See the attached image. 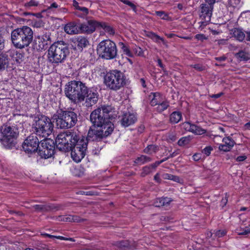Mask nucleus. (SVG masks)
Instances as JSON below:
<instances>
[{
	"mask_svg": "<svg viewBox=\"0 0 250 250\" xmlns=\"http://www.w3.org/2000/svg\"><path fill=\"white\" fill-rule=\"evenodd\" d=\"M171 202V200L169 198H160L156 199L154 205L156 207L167 206Z\"/></svg>",
	"mask_w": 250,
	"mask_h": 250,
	"instance_id": "nucleus-26",
	"label": "nucleus"
},
{
	"mask_svg": "<svg viewBox=\"0 0 250 250\" xmlns=\"http://www.w3.org/2000/svg\"><path fill=\"white\" fill-rule=\"evenodd\" d=\"M157 37H155L153 39V41L156 42H158L160 40L163 43L164 45H166V42L164 40V39L161 38L160 36H158L156 34Z\"/></svg>",
	"mask_w": 250,
	"mask_h": 250,
	"instance_id": "nucleus-52",
	"label": "nucleus"
},
{
	"mask_svg": "<svg viewBox=\"0 0 250 250\" xmlns=\"http://www.w3.org/2000/svg\"><path fill=\"white\" fill-rule=\"evenodd\" d=\"M161 163H162V161H156L154 164H153L149 166L151 167V169L152 168L155 169L156 167H157Z\"/></svg>",
	"mask_w": 250,
	"mask_h": 250,
	"instance_id": "nucleus-60",
	"label": "nucleus"
},
{
	"mask_svg": "<svg viewBox=\"0 0 250 250\" xmlns=\"http://www.w3.org/2000/svg\"><path fill=\"white\" fill-rule=\"evenodd\" d=\"M177 139L176 134L175 132H169L167 134V140L169 142H174Z\"/></svg>",
	"mask_w": 250,
	"mask_h": 250,
	"instance_id": "nucleus-47",
	"label": "nucleus"
},
{
	"mask_svg": "<svg viewBox=\"0 0 250 250\" xmlns=\"http://www.w3.org/2000/svg\"><path fill=\"white\" fill-rule=\"evenodd\" d=\"M233 36L240 42L243 41L245 37V35L242 30L238 28H234L232 30Z\"/></svg>",
	"mask_w": 250,
	"mask_h": 250,
	"instance_id": "nucleus-31",
	"label": "nucleus"
},
{
	"mask_svg": "<svg viewBox=\"0 0 250 250\" xmlns=\"http://www.w3.org/2000/svg\"><path fill=\"white\" fill-rule=\"evenodd\" d=\"M100 22L94 20H89L87 23H82L80 24V28L82 33H86L88 34L93 32L96 28L99 27Z\"/></svg>",
	"mask_w": 250,
	"mask_h": 250,
	"instance_id": "nucleus-16",
	"label": "nucleus"
},
{
	"mask_svg": "<svg viewBox=\"0 0 250 250\" xmlns=\"http://www.w3.org/2000/svg\"><path fill=\"white\" fill-rule=\"evenodd\" d=\"M56 124L60 128H69L73 126L77 122V115L73 111H63L58 113Z\"/></svg>",
	"mask_w": 250,
	"mask_h": 250,
	"instance_id": "nucleus-9",
	"label": "nucleus"
},
{
	"mask_svg": "<svg viewBox=\"0 0 250 250\" xmlns=\"http://www.w3.org/2000/svg\"><path fill=\"white\" fill-rule=\"evenodd\" d=\"M104 83L110 89L115 91L119 90L125 84L123 73L117 70L106 74L104 77Z\"/></svg>",
	"mask_w": 250,
	"mask_h": 250,
	"instance_id": "nucleus-5",
	"label": "nucleus"
},
{
	"mask_svg": "<svg viewBox=\"0 0 250 250\" xmlns=\"http://www.w3.org/2000/svg\"><path fill=\"white\" fill-rule=\"evenodd\" d=\"M90 119V121L95 126L102 125V123L108 120L103 115L101 109L99 107L91 112Z\"/></svg>",
	"mask_w": 250,
	"mask_h": 250,
	"instance_id": "nucleus-13",
	"label": "nucleus"
},
{
	"mask_svg": "<svg viewBox=\"0 0 250 250\" xmlns=\"http://www.w3.org/2000/svg\"><path fill=\"white\" fill-rule=\"evenodd\" d=\"M227 58L225 56H221L219 57H216L215 59L220 62L225 61L226 60Z\"/></svg>",
	"mask_w": 250,
	"mask_h": 250,
	"instance_id": "nucleus-63",
	"label": "nucleus"
},
{
	"mask_svg": "<svg viewBox=\"0 0 250 250\" xmlns=\"http://www.w3.org/2000/svg\"><path fill=\"white\" fill-rule=\"evenodd\" d=\"M97 127L100 131L104 138L106 137L111 134L114 129V125L110 120H107L106 122L96 125Z\"/></svg>",
	"mask_w": 250,
	"mask_h": 250,
	"instance_id": "nucleus-15",
	"label": "nucleus"
},
{
	"mask_svg": "<svg viewBox=\"0 0 250 250\" xmlns=\"http://www.w3.org/2000/svg\"><path fill=\"white\" fill-rule=\"evenodd\" d=\"M226 231L225 230H214L213 233H210V236L214 237H217L218 238L222 237L224 236H225L226 234Z\"/></svg>",
	"mask_w": 250,
	"mask_h": 250,
	"instance_id": "nucleus-40",
	"label": "nucleus"
},
{
	"mask_svg": "<svg viewBox=\"0 0 250 250\" xmlns=\"http://www.w3.org/2000/svg\"><path fill=\"white\" fill-rule=\"evenodd\" d=\"M50 144V147L48 149H43L41 150V155H43L45 159L51 157L54 154V142L52 140L43 139L42 144L47 145Z\"/></svg>",
	"mask_w": 250,
	"mask_h": 250,
	"instance_id": "nucleus-19",
	"label": "nucleus"
},
{
	"mask_svg": "<svg viewBox=\"0 0 250 250\" xmlns=\"http://www.w3.org/2000/svg\"><path fill=\"white\" fill-rule=\"evenodd\" d=\"M88 13V9L85 7H80V8L75 13L77 16L84 18Z\"/></svg>",
	"mask_w": 250,
	"mask_h": 250,
	"instance_id": "nucleus-35",
	"label": "nucleus"
},
{
	"mask_svg": "<svg viewBox=\"0 0 250 250\" xmlns=\"http://www.w3.org/2000/svg\"><path fill=\"white\" fill-rule=\"evenodd\" d=\"M146 36L152 40H153L155 37H157L156 34L155 33L149 31L146 32Z\"/></svg>",
	"mask_w": 250,
	"mask_h": 250,
	"instance_id": "nucleus-54",
	"label": "nucleus"
},
{
	"mask_svg": "<svg viewBox=\"0 0 250 250\" xmlns=\"http://www.w3.org/2000/svg\"><path fill=\"white\" fill-rule=\"evenodd\" d=\"M99 108L101 109L102 114L105 118L109 120L115 119L118 115V111L111 105H103Z\"/></svg>",
	"mask_w": 250,
	"mask_h": 250,
	"instance_id": "nucleus-14",
	"label": "nucleus"
},
{
	"mask_svg": "<svg viewBox=\"0 0 250 250\" xmlns=\"http://www.w3.org/2000/svg\"><path fill=\"white\" fill-rule=\"evenodd\" d=\"M64 30L67 34L69 35L82 33L80 25H77L75 22H70L65 24Z\"/></svg>",
	"mask_w": 250,
	"mask_h": 250,
	"instance_id": "nucleus-22",
	"label": "nucleus"
},
{
	"mask_svg": "<svg viewBox=\"0 0 250 250\" xmlns=\"http://www.w3.org/2000/svg\"><path fill=\"white\" fill-rule=\"evenodd\" d=\"M39 146V139L35 135L32 134L29 136L24 141L22 145V147L26 152L31 153L37 150Z\"/></svg>",
	"mask_w": 250,
	"mask_h": 250,
	"instance_id": "nucleus-11",
	"label": "nucleus"
},
{
	"mask_svg": "<svg viewBox=\"0 0 250 250\" xmlns=\"http://www.w3.org/2000/svg\"><path fill=\"white\" fill-rule=\"evenodd\" d=\"M137 121V117L134 113L129 112L124 114L121 119L122 126L127 127L134 124Z\"/></svg>",
	"mask_w": 250,
	"mask_h": 250,
	"instance_id": "nucleus-20",
	"label": "nucleus"
},
{
	"mask_svg": "<svg viewBox=\"0 0 250 250\" xmlns=\"http://www.w3.org/2000/svg\"><path fill=\"white\" fill-rule=\"evenodd\" d=\"M193 159L195 161H199L201 158V155L200 153H195L192 156Z\"/></svg>",
	"mask_w": 250,
	"mask_h": 250,
	"instance_id": "nucleus-57",
	"label": "nucleus"
},
{
	"mask_svg": "<svg viewBox=\"0 0 250 250\" xmlns=\"http://www.w3.org/2000/svg\"><path fill=\"white\" fill-rule=\"evenodd\" d=\"M73 5L75 7V8L77 10L81 7L79 5V3L76 0H74L73 1Z\"/></svg>",
	"mask_w": 250,
	"mask_h": 250,
	"instance_id": "nucleus-64",
	"label": "nucleus"
},
{
	"mask_svg": "<svg viewBox=\"0 0 250 250\" xmlns=\"http://www.w3.org/2000/svg\"><path fill=\"white\" fill-rule=\"evenodd\" d=\"M97 51L101 58L106 60L113 59L117 55L116 45L110 40L101 41L97 46Z\"/></svg>",
	"mask_w": 250,
	"mask_h": 250,
	"instance_id": "nucleus-6",
	"label": "nucleus"
},
{
	"mask_svg": "<svg viewBox=\"0 0 250 250\" xmlns=\"http://www.w3.org/2000/svg\"><path fill=\"white\" fill-rule=\"evenodd\" d=\"M159 150L158 146L154 145L148 146L144 150V152L148 154H152Z\"/></svg>",
	"mask_w": 250,
	"mask_h": 250,
	"instance_id": "nucleus-36",
	"label": "nucleus"
},
{
	"mask_svg": "<svg viewBox=\"0 0 250 250\" xmlns=\"http://www.w3.org/2000/svg\"><path fill=\"white\" fill-rule=\"evenodd\" d=\"M121 46V49L123 51L125 54L127 55L128 57H133V54L130 51L128 46L125 45L124 43L121 42L120 43Z\"/></svg>",
	"mask_w": 250,
	"mask_h": 250,
	"instance_id": "nucleus-41",
	"label": "nucleus"
},
{
	"mask_svg": "<svg viewBox=\"0 0 250 250\" xmlns=\"http://www.w3.org/2000/svg\"><path fill=\"white\" fill-rule=\"evenodd\" d=\"M247 159V156L245 155L240 156L236 158V160L237 162H242Z\"/></svg>",
	"mask_w": 250,
	"mask_h": 250,
	"instance_id": "nucleus-61",
	"label": "nucleus"
},
{
	"mask_svg": "<svg viewBox=\"0 0 250 250\" xmlns=\"http://www.w3.org/2000/svg\"><path fill=\"white\" fill-rule=\"evenodd\" d=\"M213 6L208 5L207 3H203L200 5V17L203 20L210 21L212 16Z\"/></svg>",
	"mask_w": 250,
	"mask_h": 250,
	"instance_id": "nucleus-18",
	"label": "nucleus"
},
{
	"mask_svg": "<svg viewBox=\"0 0 250 250\" xmlns=\"http://www.w3.org/2000/svg\"><path fill=\"white\" fill-rule=\"evenodd\" d=\"M71 41L72 42V45L74 48L81 51L89 44V42L86 38L83 36L73 38Z\"/></svg>",
	"mask_w": 250,
	"mask_h": 250,
	"instance_id": "nucleus-17",
	"label": "nucleus"
},
{
	"mask_svg": "<svg viewBox=\"0 0 250 250\" xmlns=\"http://www.w3.org/2000/svg\"><path fill=\"white\" fill-rule=\"evenodd\" d=\"M87 147L86 140L84 138L80 139L78 137L72 148L69 149L71 150V156L72 159L76 163L81 162L85 155Z\"/></svg>",
	"mask_w": 250,
	"mask_h": 250,
	"instance_id": "nucleus-10",
	"label": "nucleus"
},
{
	"mask_svg": "<svg viewBox=\"0 0 250 250\" xmlns=\"http://www.w3.org/2000/svg\"><path fill=\"white\" fill-rule=\"evenodd\" d=\"M121 2L124 3L125 4H126L130 6L133 11H136V6L132 2L129 1V0H120Z\"/></svg>",
	"mask_w": 250,
	"mask_h": 250,
	"instance_id": "nucleus-48",
	"label": "nucleus"
},
{
	"mask_svg": "<svg viewBox=\"0 0 250 250\" xmlns=\"http://www.w3.org/2000/svg\"><path fill=\"white\" fill-rule=\"evenodd\" d=\"M32 126L36 135L44 138L52 133L54 128V125L50 119L42 115L34 117Z\"/></svg>",
	"mask_w": 250,
	"mask_h": 250,
	"instance_id": "nucleus-2",
	"label": "nucleus"
},
{
	"mask_svg": "<svg viewBox=\"0 0 250 250\" xmlns=\"http://www.w3.org/2000/svg\"><path fill=\"white\" fill-rule=\"evenodd\" d=\"M79 136L70 131L60 133L55 140L56 146L60 150H69Z\"/></svg>",
	"mask_w": 250,
	"mask_h": 250,
	"instance_id": "nucleus-8",
	"label": "nucleus"
},
{
	"mask_svg": "<svg viewBox=\"0 0 250 250\" xmlns=\"http://www.w3.org/2000/svg\"><path fill=\"white\" fill-rule=\"evenodd\" d=\"M69 53L68 46L63 42H55L48 50V60L51 63H59L65 59Z\"/></svg>",
	"mask_w": 250,
	"mask_h": 250,
	"instance_id": "nucleus-4",
	"label": "nucleus"
},
{
	"mask_svg": "<svg viewBox=\"0 0 250 250\" xmlns=\"http://www.w3.org/2000/svg\"><path fill=\"white\" fill-rule=\"evenodd\" d=\"M182 118V114L179 111H174L170 115V122L172 124H177L179 122Z\"/></svg>",
	"mask_w": 250,
	"mask_h": 250,
	"instance_id": "nucleus-29",
	"label": "nucleus"
},
{
	"mask_svg": "<svg viewBox=\"0 0 250 250\" xmlns=\"http://www.w3.org/2000/svg\"><path fill=\"white\" fill-rule=\"evenodd\" d=\"M241 0H227L228 4L229 6L237 7L239 6Z\"/></svg>",
	"mask_w": 250,
	"mask_h": 250,
	"instance_id": "nucleus-43",
	"label": "nucleus"
},
{
	"mask_svg": "<svg viewBox=\"0 0 250 250\" xmlns=\"http://www.w3.org/2000/svg\"><path fill=\"white\" fill-rule=\"evenodd\" d=\"M133 51L137 56H141L143 55L142 49L139 46H136L133 48Z\"/></svg>",
	"mask_w": 250,
	"mask_h": 250,
	"instance_id": "nucleus-49",
	"label": "nucleus"
},
{
	"mask_svg": "<svg viewBox=\"0 0 250 250\" xmlns=\"http://www.w3.org/2000/svg\"><path fill=\"white\" fill-rule=\"evenodd\" d=\"M222 142V144H219L218 148L224 152L230 151L235 144L234 141L229 137L224 138Z\"/></svg>",
	"mask_w": 250,
	"mask_h": 250,
	"instance_id": "nucleus-21",
	"label": "nucleus"
},
{
	"mask_svg": "<svg viewBox=\"0 0 250 250\" xmlns=\"http://www.w3.org/2000/svg\"><path fill=\"white\" fill-rule=\"evenodd\" d=\"M152 172L151 167L146 166L143 167L141 176L145 177Z\"/></svg>",
	"mask_w": 250,
	"mask_h": 250,
	"instance_id": "nucleus-42",
	"label": "nucleus"
},
{
	"mask_svg": "<svg viewBox=\"0 0 250 250\" xmlns=\"http://www.w3.org/2000/svg\"><path fill=\"white\" fill-rule=\"evenodd\" d=\"M149 98L152 106L157 105L164 100L162 95L158 92L151 93L149 96Z\"/></svg>",
	"mask_w": 250,
	"mask_h": 250,
	"instance_id": "nucleus-25",
	"label": "nucleus"
},
{
	"mask_svg": "<svg viewBox=\"0 0 250 250\" xmlns=\"http://www.w3.org/2000/svg\"><path fill=\"white\" fill-rule=\"evenodd\" d=\"M192 127L191 132L195 135H200L205 134L206 132V129H203L201 127L195 124H193Z\"/></svg>",
	"mask_w": 250,
	"mask_h": 250,
	"instance_id": "nucleus-34",
	"label": "nucleus"
},
{
	"mask_svg": "<svg viewBox=\"0 0 250 250\" xmlns=\"http://www.w3.org/2000/svg\"><path fill=\"white\" fill-rule=\"evenodd\" d=\"M154 179L158 183H160L161 182V179H160L159 173H157L155 175Z\"/></svg>",
	"mask_w": 250,
	"mask_h": 250,
	"instance_id": "nucleus-59",
	"label": "nucleus"
},
{
	"mask_svg": "<svg viewBox=\"0 0 250 250\" xmlns=\"http://www.w3.org/2000/svg\"><path fill=\"white\" fill-rule=\"evenodd\" d=\"M8 55L13 61H16L17 63H21L24 58L22 53H20L15 49H10L8 51Z\"/></svg>",
	"mask_w": 250,
	"mask_h": 250,
	"instance_id": "nucleus-24",
	"label": "nucleus"
},
{
	"mask_svg": "<svg viewBox=\"0 0 250 250\" xmlns=\"http://www.w3.org/2000/svg\"><path fill=\"white\" fill-rule=\"evenodd\" d=\"M168 106V102L163 100L157 105L156 109L158 112H161L167 109Z\"/></svg>",
	"mask_w": 250,
	"mask_h": 250,
	"instance_id": "nucleus-38",
	"label": "nucleus"
},
{
	"mask_svg": "<svg viewBox=\"0 0 250 250\" xmlns=\"http://www.w3.org/2000/svg\"><path fill=\"white\" fill-rule=\"evenodd\" d=\"M235 56L241 61H247L250 60V53L246 50L239 51L235 54Z\"/></svg>",
	"mask_w": 250,
	"mask_h": 250,
	"instance_id": "nucleus-30",
	"label": "nucleus"
},
{
	"mask_svg": "<svg viewBox=\"0 0 250 250\" xmlns=\"http://www.w3.org/2000/svg\"><path fill=\"white\" fill-rule=\"evenodd\" d=\"M99 28L103 29L108 37L113 36L115 34L114 29L111 26L104 22H100Z\"/></svg>",
	"mask_w": 250,
	"mask_h": 250,
	"instance_id": "nucleus-27",
	"label": "nucleus"
},
{
	"mask_svg": "<svg viewBox=\"0 0 250 250\" xmlns=\"http://www.w3.org/2000/svg\"><path fill=\"white\" fill-rule=\"evenodd\" d=\"M103 136L100 133L98 128L96 127V129H90L88 131L87 137L85 140H86L87 143L88 141H94L100 140L103 138Z\"/></svg>",
	"mask_w": 250,
	"mask_h": 250,
	"instance_id": "nucleus-23",
	"label": "nucleus"
},
{
	"mask_svg": "<svg viewBox=\"0 0 250 250\" xmlns=\"http://www.w3.org/2000/svg\"><path fill=\"white\" fill-rule=\"evenodd\" d=\"M11 41L14 46L19 49H23L29 45L33 39V32L27 26L14 29L11 34Z\"/></svg>",
	"mask_w": 250,
	"mask_h": 250,
	"instance_id": "nucleus-1",
	"label": "nucleus"
},
{
	"mask_svg": "<svg viewBox=\"0 0 250 250\" xmlns=\"http://www.w3.org/2000/svg\"><path fill=\"white\" fill-rule=\"evenodd\" d=\"M238 235H245L250 233V228L249 227H245L244 228H239L236 230Z\"/></svg>",
	"mask_w": 250,
	"mask_h": 250,
	"instance_id": "nucleus-37",
	"label": "nucleus"
},
{
	"mask_svg": "<svg viewBox=\"0 0 250 250\" xmlns=\"http://www.w3.org/2000/svg\"><path fill=\"white\" fill-rule=\"evenodd\" d=\"M151 161V159L148 156L145 155H141L137 157L134 161V163L138 165H142L145 163Z\"/></svg>",
	"mask_w": 250,
	"mask_h": 250,
	"instance_id": "nucleus-32",
	"label": "nucleus"
},
{
	"mask_svg": "<svg viewBox=\"0 0 250 250\" xmlns=\"http://www.w3.org/2000/svg\"><path fill=\"white\" fill-rule=\"evenodd\" d=\"M7 62V57L3 54L0 53V70L4 69Z\"/></svg>",
	"mask_w": 250,
	"mask_h": 250,
	"instance_id": "nucleus-39",
	"label": "nucleus"
},
{
	"mask_svg": "<svg viewBox=\"0 0 250 250\" xmlns=\"http://www.w3.org/2000/svg\"><path fill=\"white\" fill-rule=\"evenodd\" d=\"M189 67L193 68L198 71H202L205 69V67L200 64H191Z\"/></svg>",
	"mask_w": 250,
	"mask_h": 250,
	"instance_id": "nucleus-45",
	"label": "nucleus"
},
{
	"mask_svg": "<svg viewBox=\"0 0 250 250\" xmlns=\"http://www.w3.org/2000/svg\"><path fill=\"white\" fill-rule=\"evenodd\" d=\"M66 221H77L79 222L80 221V220L77 219V217H68L65 218Z\"/></svg>",
	"mask_w": 250,
	"mask_h": 250,
	"instance_id": "nucleus-58",
	"label": "nucleus"
},
{
	"mask_svg": "<svg viewBox=\"0 0 250 250\" xmlns=\"http://www.w3.org/2000/svg\"><path fill=\"white\" fill-rule=\"evenodd\" d=\"M86 86L80 81H72L66 84L64 92L66 96L74 102L83 101L86 92Z\"/></svg>",
	"mask_w": 250,
	"mask_h": 250,
	"instance_id": "nucleus-3",
	"label": "nucleus"
},
{
	"mask_svg": "<svg viewBox=\"0 0 250 250\" xmlns=\"http://www.w3.org/2000/svg\"><path fill=\"white\" fill-rule=\"evenodd\" d=\"M195 38L200 41H203L206 39L205 36L203 34H197L195 35Z\"/></svg>",
	"mask_w": 250,
	"mask_h": 250,
	"instance_id": "nucleus-55",
	"label": "nucleus"
},
{
	"mask_svg": "<svg viewBox=\"0 0 250 250\" xmlns=\"http://www.w3.org/2000/svg\"><path fill=\"white\" fill-rule=\"evenodd\" d=\"M213 148L211 146H208L203 149L202 152L207 156H209Z\"/></svg>",
	"mask_w": 250,
	"mask_h": 250,
	"instance_id": "nucleus-50",
	"label": "nucleus"
},
{
	"mask_svg": "<svg viewBox=\"0 0 250 250\" xmlns=\"http://www.w3.org/2000/svg\"><path fill=\"white\" fill-rule=\"evenodd\" d=\"M82 194H84L86 195H89V196H92L96 195L97 194L96 192L92 191H82Z\"/></svg>",
	"mask_w": 250,
	"mask_h": 250,
	"instance_id": "nucleus-56",
	"label": "nucleus"
},
{
	"mask_svg": "<svg viewBox=\"0 0 250 250\" xmlns=\"http://www.w3.org/2000/svg\"><path fill=\"white\" fill-rule=\"evenodd\" d=\"M86 91L84 95L83 101L85 100L86 106L90 107L96 104L99 95L97 90L93 88H89L86 86Z\"/></svg>",
	"mask_w": 250,
	"mask_h": 250,
	"instance_id": "nucleus-12",
	"label": "nucleus"
},
{
	"mask_svg": "<svg viewBox=\"0 0 250 250\" xmlns=\"http://www.w3.org/2000/svg\"><path fill=\"white\" fill-rule=\"evenodd\" d=\"M4 47V39L0 33V51L3 49Z\"/></svg>",
	"mask_w": 250,
	"mask_h": 250,
	"instance_id": "nucleus-53",
	"label": "nucleus"
},
{
	"mask_svg": "<svg viewBox=\"0 0 250 250\" xmlns=\"http://www.w3.org/2000/svg\"><path fill=\"white\" fill-rule=\"evenodd\" d=\"M41 235H42L43 236H44V237H48L50 238H58V239H64L63 237L62 236H56L54 235L48 234L47 233H42Z\"/></svg>",
	"mask_w": 250,
	"mask_h": 250,
	"instance_id": "nucleus-51",
	"label": "nucleus"
},
{
	"mask_svg": "<svg viewBox=\"0 0 250 250\" xmlns=\"http://www.w3.org/2000/svg\"><path fill=\"white\" fill-rule=\"evenodd\" d=\"M40 2L37 0H30L24 3L23 6L26 9L30 10L39 5Z\"/></svg>",
	"mask_w": 250,
	"mask_h": 250,
	"instance_id": "nucleus-33",
	"label": "nucleus"
},
{
	"mask_svg": "<svg viewBox=\"0 0 250 250\" xmlns=\"http://www.w3.org/2000/svg\"><path fill=\"white\" fill-rule=\"evenodd\" d=\"M18 135L17 129L7 125L0 127V142L6 148H12L15 145V141Z\"/></svg>",
	"mask_w": 250,
	"mask_h": 250,
	"instance_id": "nucleus-7",
	"label": "nucleus"
},
{
	"mask_svg": "<svg viewBox=\"0 0 250 250\" xmlns=\"http://www.w3.org/2000/svg\"><path fill=\"white\" fill-rule=\"evenodd\" d=\"M192 135H188L181 138L178 141L177 144L181 147H185L189 145L193 139Z\"/></svg>",
	"mask_w": 250,
	"mask_h": 250,
	"instance_id": "nucleus-28",
	"label": "nucleus"
},
{
	"mask_svg": "<svg viewBox=\"0 0 250 250\" xmlns=\"http://www.w3.org/2000/svg\"><path fill=\"white\" fill-rule=\"evenodd\" d=\"M193 125L189 122H185L182 124V127L186 131L191 132Z\"/></svg>",
	"mask_w": 250,
	"mask_h": 250,
	"instance_id": "nucleus-46",
	"label": "nucleus"
},
{
	"mask_svg": "<svg viewBox=\"0 0 250 250\" xmlns=\"http://www.w3.org/2000/svg\"><path fill=\"white\" fill-rule=\"evenodd\" d=\"M155 14L163 20H167L168 17V15L163 11H156Z\"/></svg>",
	"mask_w": 250,
	"mask_h": 250,
	"instance_id": "nucleus-44",
	"label": "nucleus"
},
{
	"mask_svg": "<svg viewBox=\"0 0 250 250\" xmlns=\"http://www.w3.org/2000/svg\"><path fill=\"white\" fill-rule=\"evenodd\" d=\"M205 3H207L208 5L214 6V4L215 3V0H205Z\"/></svg>",
	"mask_w": 250,
	"mask_h": 250,
	"instance_id": "nucleus-62",
	"label": "nucleus"
}]
</instances>
